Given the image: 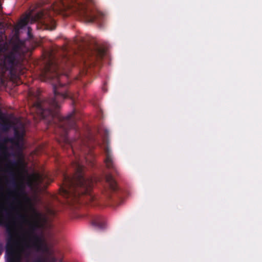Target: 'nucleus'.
<instances>
[{
	"label": "nucleus",
	"mask_w": 262,
	"mask_h": 262,
	"mask_svg": "<svg viewBox=\"0 0 262 262\" xmlns=\"http://www.w3.org/2000/svg\"><path fill=\"white\" fill-rule=\"evenodd\" d=\"M75 63V58L69 54L66 48L52 49L45 53V66L40 75L44 80L51 81L54 95L47 100H42L38 91L35 95L36 101L31 108L40 119L46 120L49 124L56 127V133L73 151L75 143L70 141L68 133L71 128L76 129L77 120L76 111L74 110L63 117L58 114L57 110L66 99H71L73 104L76 103L77 94L70 91L68 80V73Z\"/></svg>",
	"instance_id": "obj_1"
},
{
	"label": "nucleus",
	"mask_w": 262,
	"mask_h": 262,
	"mask_svg": "<svg viewBox=\"0 0 262 262\" xmlns=\"http://www.w3.org/2000/svg\"><path fill=\"white\" fill-rule=\"evenodd\" d=\"M19 164H6L5 172L9 176L6 180V184L8 186V198L12 199V202L9 203L7 207L0 205V226L5 227L7 234L6 246L8 262H21L20 253H16L15 247L17 245L16 239L17 234V222L19 221L22 223L29 222L26 214L17 212L14 215L13 212L16 210L14 204L17 202L20 203L19 199L24 196L25 203L28 205L29 209L34 214L37 213L34 208L30 199L25 194V186L22 182L18 183L16 178L15 168ZM34 262H36L35 260Z\"/></svg>",
	"instance_id": "obj_2"
},
{
	"label": "nucleus",
	"mask_w": 262,
	"mask_h": 262,
	"mask_svg": "<svg viewBox=\"0 0 262 262\" xmlns=\"http://www.w3.org/2000/svg\"><path fill=\"white\" fill-rule=\"evenodd\" d=\"M73 166L75 172L72 177L63 174L61 195L68 199L70 204L94 201L92 190L96 179L85 174V168L79 161L73 162Z\"/></svg>",
	"instance_id": "obj_3"
},
{
	"label": "nucleus",
	"mask_w": 262,
	"mask_h": 262,
	"mask_svg": "<svg viewBox=\"0 0 262 262\" xmlns=\"http://www.w3.org/2000/svg\"><path fill=\"white\" fill-rule=\"evenodd\" d=\"M52 10L47 14L44 10L38 12L35 15V20L43 21L47 28L54 30L55 23L52 19V13H61L69 11L70 13H77L86 23H96L99 27H102L106 21V15L98 10L88 7L85 2L78 0H53L51 6Z\"/></svg>",
	"instance_id": "obj_4"
},
{
	"label": "nucleus",
	"mask_w": 262,
	"mask_h": 262,
	"mask_svg": "<svg viewBox=\"0 0 262 262\" xmlns=\"http://www.w3.org/2000/svg\"><path fill=\"white\" fill-rule=\"evenodd\" d=\"M73 41L79 50L82 52L81 57L83 60V68L80 70L79 76L76 78L85 84L86 77L99 71L106 50L104 48L98 45L86 48L83 45L84 41L81 37H77Z\"/></svg>",
	"instance_id": "obj_5"
},
{
	"label": "nucleus",
	"mask_w": 262,
	"mask_h": 262,
	"mask_svg": "<svg viewBox=\"0 0 262 262\" xmlns=\"http://www.w3.org/2000/svg\"><path fill=\"white\" fill-rule=\"evenodd\" d=\"M40 227V224L38 221L29 224V230L27 232L29 241L25 242L21 248L22 252L24 253L26 256H29L30 253L26 251L25 249L33 248L37 252L49 251V248L42 237L35 233V231Z\"/></svg>",
	"instance_id": "obj_6"
},
{
	"label": "nucleus",
	"mask_w": 262,
	"mask_h": 262,
	"mask_svg": "<svg viewBox=\"0 0 262 262\" xmlns=\"http://www.w3.org/2000/svg\"><path fill=\"white\" fill-rule=\"evenodd\" d=\"M104 152L105 154L104 162L106 167L111 170L112 172L115 173L116 174H119L117 168L114 161L111 150L108 147H106L104 149Z\"/></svg>",
	"instance_id": "obj_7"
},
{
	"label": "nucleus",
	"mask_w": 262,
	"mask_h": 262,
	"mask_svg": "<svg viewBox=\"0 0 262 262\" xmlns=\"http://www.w3.org/2000/svg\"><path fill=\"white\" fill-rule=\"evenodd\" d=\"M15 60L16 55L13 52H10L5 56L3 64L5 69L7 70H12L15 66Z\"/></svg>",
	"instance_id": "obj_8"
},
{
	"label": "nucleus",
	"mask_w": 262,
	"mask_h": 262,
	"mask_svg": "<svg viewBox=\"0 0 262 262\" xmlns=\"http://www.w3.org/2000/svg\"><path fill=\"white\" fill-rule=\"evenodd\" d=\"M92 224L99 229H103L105 226V219L101 216H96L92 219Z\"/></svg>",
	"instance_id": "obj_9"
},
{
	"label": "nucleus",
	"mask_w": 262,
	"mask_h": 262,
	"mask_svg": "<svg viewBox=\"0 0 262 262\" xmlns=\"http://www.w3.org/2000/svg\"><path fill=\"white\" fill-rule=\"evenodd\" d=\"M105 181L112 191H115L117 190L118 187L117 183L112 174L106 175Z\"/></svg>",
	"instance_id": "obj_10"
},
{
	"label": "nucleus",
	"mask_w": 262,
	"mask_h": 262,
	"mask_svg": "<svg viewBox=\"0 0 262 262\" xmlns=\"http://www.w3.org/2000/svg\"><path fill=\"white\" fill-rule=\"evenodd\" d=\"M48 254L43 258H38L35 260L36 262H57V258L53 255V253L48 252Z\"/></svg>",
	"instance_id": "obj_11"
},
{
	"label": "nucleus",
	"mask_w": 262,
	"mask_h": 262,
	"mask_svg": "<svg viewBox=\"0 0 262 262\" xmlns=\"http://www.w3.org/2000/svg\"><path fill=\"white\" fill-rule=\"evenodd\" d=\"M46 179V176L39 173L35 174L34 176V180L37 185H44L46 184L47 183L45 182ZM48 181L49 182L47 183H49L50 182L48 179Z\"/></svg>",
	"instance_id": "obj_12"
},
{
	"label": "nucleus",
	"mask_w": 262,
	"mask_h": 262,
	"mask_svg": "<svg viewBox=\"0 0 262 262\" xmlns=\"http://www.w3.org/2000/svg\"><path fill=\"white\" fill-rule=\"evenodd\" d=\"M30 19V15H27L24 18H22L18 24V26L22 29L25 27L28 23Z\"/></svg>",
	"instance_id": "obj_13"
},
{
	"label": "nucleus",
	"mask_w": 262,
	"mask_h": 262,
	"mask_svg": "<svg viewBox=\"0 0 262 262\" xmlns=\"http://www.w3.org/2000/svg\"><path fill=\"white\" fill-rule=\"evenodd\" d=\"M78 144H80V148H82V146L81 144H82V145L83 146H88V145H86V143H85V142L83 140V139H80V140H79L78 141H77Z\"/></svg>",
	"instance_id": "obj_14"
},
{
	"label": "nucleus",
	"mask_w": 262,
	"mask_h": 262,
	"mask_svg": "<svg viewBox=\"0 0 262 262\" xmlns=\"http://www.w3.org/2000/svg\"><path fill=\"white\" fill-rule=\"evenodd\" d=\"M31 28L30 27H28V36L30 37L31 36Z\"/></svg>",
	"instance_id": "obj_15"
},
{
	"label": "nucleus",
	"mask_w": 262,
	"mask_h": 262,
	"mask_svg": "<svg viewBox=\"0 0 262 262\" xmlns=\"http://www.w3.org/2000/svg\"><path fill=\"white\" fill-rule=\"evenodd\" d=\"M89 162L91 166H93L94 165V163L92 160L90 161Z\"/></svg>",
	"instance_id": "obj_16"
},
{
	"label": "nucleus",
	"mask_w": 262,
	"mask_h": 262,
	"mask_svg": "<svg viewBox=\"0 0 262 262\" xmlns=\"http://www.w3.org/2000/svg\"><path fill=\"white\" fill-rule=\"evenodd\" d=\"M4 127H5L6 129H8L9 128L7 124H5L4 125Z\"/></svg>",
	"instance_id": "obj_17"
},
{
	"label": "nucleus",
	"mask_w": 262,
	"mask_h": 262,
	"mask_svg": "<svg viewBox=\"0 0 262 262\" xmlns=\"http://www.w3.org/2000/svg\"><path fill=\"white\" fill-rule=\"evenodd\" d=\"M15 136H17L18 134V132L17 130H15Z\"/></svg>",
	"instance_id": "obj_18"
},
{
	"label": "nucleus",
	"mask_w": 262,
	"mask_h": 262,
	"mask_svg": "<svg viewBox=\"0 0 262 262\" xmlns=\"http://www.w3.org/2000/svg\"><path fill=\"white\" fill-rule=\"evenodd\" d=\"M59 262H63L62 258H59Z\"/></svg>",
	"instance_id": "obj_19"
},
{
	"label": "nucleus",
	"mask_w": 262,
	"mask_h": 262,
	"mask_svg": "<svg viewBox=\"0 0 262 262\" xmlns=\"http://www.w3.org/2000/svg\"><path fill=\"white\" fill-rule=\"evenodd\" d=\"M85 160H86V161L87 162H89V160H88V157H86V158H85Z\"/></svg>",
	"instance_id": "obj_20"
},
{
	"label": "nucleus",
	"mask_w": 262,
	"mask_h": 262,
	"mask_svg": "<svg viewBox=\"0 0 262 262\" xmlns=\"http://www.w3.org/2000/svg\"><path fill=\"white\" fill-rule=\"evenodd\" d=\"M89 1H90V2H92V0H89Z\"/></svg>",
	"instance_id": "obj_21"
}]
</instances>
